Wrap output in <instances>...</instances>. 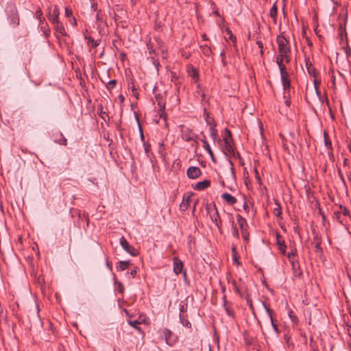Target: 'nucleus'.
<instances>
[{
    "mask_svg": "<svg viewBox=\"0 0 351 351\" xmlns=\"http://www.w3.org/2000/svg\"><path fill=\"white\" fill-rule=\"evenodd\" d=\"M305 64L306 66L307 72L309 74V75L314 77V86L315 89L316 94L319 96L320 92L319 90V84H320V80H317L316 79V76L317 75V72L316 69L313 66V64L311 63L309 58H305Z\"/></svg>",
    "mask_w": 351,
    "mask_h": 351,
    "instance_id": "f257e3e1",
    "label": "nucleus"
},
{
    "mask_svg": "<svg viewBox=\"0 0 351 351\" xmlns=\"http://www.w3.org/2000/svg\"><path fill=\"white\" fill-rule=\"evenodd\" d=\"M277 44L278 46L279 55H285L291 53L289 41L284 36L283 34L277 37Z\"/></svg>",
    "mask_w": 351,
    "mask_h": 351,
    "instance_id": "f03ea898",
    "label": "nucleus"
},
{
    "mask_svg": "<svg viewBox=\"0 0 351 351\" xmlns=\"http://www.w3.org/2000/svg\"><path fill=\"white\" fill-rule=\"evenodd\" d=\"M236 217L237 219V222L239 225V227L241 230L242 237L245 242H248L250 240V233L247 231L248 226L247 221L245 218H243L241 215L239 214L237 215Z\"/></svg>",
    "mask_w": 351,
    "mask_h": 351,
    "instance_id": "7ed1b4c3",
    "label": "nucleus"
},
{
    "mask_svg": "<svg viewBox=\"0 0 351 351\" xmlns=\"http://www.w3.org/2000/svg\"><path fill=\"white\" fill-rule=\"evenodd\" d=\"M162 335L165 339L166 343L169 346H173L178 341V337L168 328H164Z\"/></svg>",
    "mask_w": 351,
    "mask_h": 351,
    "instance_id": "20e7f679",
    "label": "nucleus"
},
{
    "mask_svg": "<svg viewBox=\"0 0 351 351\" xmlns=\"http://www.w3.org/2000/svg\"><path fill=\"white\" fill-rule=\"evenodd\" d=\"M120 245L128 254L132 256H136L138 254V251L133 246L128 243L123 236L120 238Z\"/></svg>",
    "mask_w": 351,
    "mask_h": 351,
    "instance_id": "39448f33",
    "label": "nucleus"
},
{
    "mask_svg": "<svg viewBox=\"0 0 351 351\" xmlns=\"http://www.w3.org/2000/svg\"><path fill=\"white\" fill-rule=\"evenodd\" d=\"M339 36L340 38L341 45H343L344 43L348 40L346 21L339 23Z\"/></svg>",
    "mask_w": 351,
    "mask_h": 351,
    "instance_id": "423d86ee",
    "label": "nucleus"
},
{
    "mask_svg": "<svg viewBox=\"0 0 351 351\" xmlns=\"http://www.w3.org/2000/svg\"><path fill=\"white\" fill-rule=\"evenodd\" d=\"M51 138L56 143H58L61 145H67V139L64 136L62 132L59 131H56L53 132L51 135Z\"/></svg>",
    "mask_w": 351,
    "mask_h": 351,
    "instance_id": "0eeeda50",
    "label": "nucleus"
},
{
    "mask_svg": "<svg viewBox=\"0 0 351 351\" xmlns=\"http://www.w3.org/2000/svg\"><path fill=\"white\" fill-rule=\"evenodd\" d=\"M186 175L191 179H197L202 175V171L197 167H190L186 171Z\"/></svg>",
    "mask_w": 351,
    "mask_h": 351,
    "instance_id": "6e6552de",
    "label": "nucleus"
},
{
    "mask_svg": "<svg viewBox=\"0 0 351 351\" xmlns=\"http://www.w3.org/2000/svg\"><path fill=\"white\" fill-rule=\"evenodd\" d=\"M276 243L281 253L285 254L287 250V245L285 243L283 237L278 232H276Z\"/></svg>",
    "mask_w": 351,
    "mask_h": 351,
    "instance_id": "1a4fd4ad",
    "label": "nucleus"
},
{
    "mask_svg": "<svg viewBox=\"0 0 351 351\" xmlns=\"http://www.w3.org/2000/svg\"><path fill=\"white\" fill-rule=\"evenodd\" d=\"M59 14H60V10L57 5L55 6L52 12H50L48 15V19L49 21L52 23V24H54L56 23L59 22Z\"/></svg>",
    "mask_w": 351,
    "mask_h": 351,
    "instance_id": "9d476101",
    "label": "nucleus"
},
{
    "mask_svg": "<svg viewBox=\"0 0 351 351\" xmlns=\"http://www.w3.org/2000/svg\"><path fill=\"white\" fill-rule=\"evenodd\" d=\"M173 272L178 275L182 271L183 269V263L179 259L178 257H174L173 258Z\"/></svg>",
    "mask_w": 351,
    "mask_h": 351,
    "instance_id": "9b49d317",
    "label": "nucleus"
},
{
    "mask_svg": "<svg viewBox=\"0 0 351 351\" xmlns=\"http://www.w3.org/2000/svg\"><path fill=\"white\" fill-rule=\"evenodd\" d=\"M203 143V147L204 149L208 152L209 156H210L212 160L215 163L217 162V159L215 158L213 152L208 143V141L206 139V136H204V138L201 140Z\"/></svg>",
    "mask_w": 351,
    "mask_h": 351,
    "instance_id": "f8f14e48",
    "label": "nucleus"
},
{
    "mask_svg": "<svg viewBox=\"0 0 351 351\" xmlns=\"http://www.w3.org/2000/svg\"><path fill=\"white\" fill-rule=\"evenodd\" d=\"M210 185V181L209 180H204L203 181L197 182L193 186V189L196 191H203L207 189Z\"/></svg>",
    "mask_w": 351,
    "mask_h": 351,
    "instance_id": "ddd939ff",
    "label": "nucleus"
},
{
    "mask_svg": "<svg viewBox=\"0 0 351 351\" xmlns=\"http://www.w3.org/2000/svg\"><path fill=\"white\" fill-rule=\"evenodd\" d=\"M54 25L55 31L57 34H60L62 36H66L67 33L65 31L64 27L60 21L53 24Z\"/></svg>",
    "mask_w": 351,
    "mask_h": 351,
    "instance_id": "4468645a",
    "label": "nucleus"
},
{
    "mask_svg": "<svg viewBox=\"0 0 351 351\" xmlns=\"http://www.w3.org/2000/svg\"><path fill=\"white\" fill-rule=\"evenodd\" d=\"M210 219L213 223L217 226L219 230L221 229V221L220 219L217 208H215V213L210 215Z\"/></svg>",
    "mask_w": 351,
    "mask_h": 351,
    "instance_id": "2eb2a0df",
    "label": "nucleus"
},
{
    "mask_svg": "<svg viewBox=\"0 0 351 351\" xmlns=\"http://www.w3.org/2000/svg\"><path fill=\"white\" fill-rule=\"evenodd\" d=\"M263 305L265 308V309L266 310L267 313V315L270 318V320H271V325H272V327L274 328V330H275L276 332H278V326L276 324H274V319H273V315H272V310L270 309L265 302H263Z\"/></svg>",
    "mask_w": 351,
    "mask_h": 351,
    "instance_id": "dca6fc26",
    "label": "nucleus"
},
{
    "mask_svg": "<svg viewBox=\"0 0 351 351\" xmlns=\"http://www.w3.org/2000/svg\"><path fill=\"white\" fill-rule=\"evenodd\" d=\"M221 197L230 205H234L237 202V199L228 193H223Z\"/></svg>",
    "mask_w": 351,
    "mask_h": 351,
    "instance_id": "f3484780",
    "label": "nucleus"
},
{
    "mask_svg": "<svg viewBox=\"0 0 351 351\" xmlns=\"http://www.w3.org/2000/svg\"><path fill=\"white\" fill-rule=\"evenodd\" d=\"M223 150L225 154L228 153L229 154L234 155L233 141H225Z\"/></svg>",
    "mask_w": 351,
    "mask_h": 351,
    "instance_id": "a211bd4d",
    "label": "nucleus"
},
{
    "mask_svg": "<svg viewBox=\"0 0 351 351\" xmlns=\"http://www.w3.org/2000/svg\"><path fill=\"white\" fill-rule=\"evenodd\" d=\"M291 265L294 276L300 278L302 275V272L300 269L299 263L298 262L291 261Z\"/></svg>",
    "mask_w": 351,
    "mask_h": 351,
    "instance_id": "6ab92c4d",
    "label": "nucleus"
},
{
    "mask_svg": "<svg viewBox=\"0 0 351 351\" xmlns=\"http://www.w3.org/2000/svg\"><path fill=\"white\" fill-rule=\"evenodd\" d=\"M10 24L13 27L18 26L19 25V16L16 13H13L10 16Z\"/></svg>",
    "mask_w": 351,
    "mask_h": 351,
    "instance_id": "aec40b11",
    "label": "nucleus"
},
{
    "mask_svg": "<svg viewBox=\"0 0 351 351\" xmlns=\"http://www.w3.org/2000/svg\"><path fill=\"white\" fill-rule=\"evenodd\" d=\"M276 4L277 2H275L269 10V16L273 19V21L275 24L276 23V17L278 13Z\"/></svg>",
    "mask_w": 351,
    "mask_h": 351,
    "instance_id": "412c9836",
    "label": "nucleus"
},
{
    "mask_svg": "<svg viewBox=\"0 0 351 351\" xmlns=\"http://www.w3.org/2000/svg\"><path fill=\"white\" fill-rule=\"evenodd\" d=\"M281 80L284 90H289L291 87V81L289 79V75L281 76Z\"/></svg>",
    "mask_w": 351,
    "mask_h": 351,
    "instance_id": "4be33fe9",
    "label": "nucleus"
},
{
    "mask_svg": "<svg viewBox=\"0 0 351 351\" xmlns=\"http://www.w3.org/2000/svg\"><path fill=\"white\" fill-rule=\"evenodd\" d=\"M191 198L189 196L185 197L184 196L182 203L180 205V209L182 210H186L188 209L189 204H190Z\"/></svg>",
    "mask_w": 351,
    "mask_h": 351,
    "instance_id": "5701e85b",
    "label": "nucleus"
},
{
    "mask_svg": "<svg viewBox=\"0 0 351 351\" xmlns=\"http://www.w3.org/2000/svg\"><path fill=\"white\" fill-rule=\"evenodd\" d=\"M188 73L194 80L198 79V76H199L198 71L195 67H193L192 66L189 67Z\"/></svg>",
    "mask_w": 351,
    "mask_h": 351,
    "instance_id": "b1692460",
    "label": "nucleus"
},
{
    "mask_svg": "<svg viewBox=\"0 0 351 351\" xmlns=\"http://www.w3.org/2000/svg\"><path fill=\"white\" fill-rule=\"evenodd\" d=\"M128 324L131 326L132 327L134 328L138 332L141 331V328L138 326V325L141 324L140 321L138 319H128Z\"/></svg>",
    "mask_w": 351,
    "mask_h": 351,
    "instance_id": "393cba45",
    "label": "nucleus"
},
{
    "mask_svg": "<svg viewBox=\"0 0 351 351\" xmlns=\"http://www.w3.org/2000/svg\"><path fill=\"white\" fill-rule=\"evenodd\" d=\"M129 265H130L129 261H121L118 263V265H117V269H119L120 271H124L128 267Z\"/></svg>",
    "mask_w": 351,
    "mask_h": 351,
    "instance_id": "a878e982",
    "label": "nucleus"
},
{
    "mask_svg": "<svg viewBox=\"0 0 351 351\" xmlns=\"http://www.w3.org/2000/svg\"><path fill=\"white\" fill-rule=\"evenodd\" d=\"M223 141H233V138L232 136V133L230 130L228 128H225L224 134H223Z\"/></svg>",
    "mask_w": 351,
    "mask_h": 351,
    "instance_id": "bb28decb",
    "label": "nucleus"
},
{
    "mask_svg": "<svg viewBox=\"0 0 351 351\" xmlns=\"http://www.w3.org/2000/svg\"><path fill=\"white\" fill-rule=\"evenodd\" d=\"M158 105L159 106L160 110H159V114L160 117L163 118L164 119H166L167 115L165 114L164 110L165 108V104L161 101H159L158 103Z\"/></svg>",
    "mask_w": 351,
    "mask_h": 351,
    "instance_id": "cd10ccee",
    "label": "nucleus"
},
{
    "mask_svg": "<svg viewBox=\"0 0 351 351\" xmlns=\"http://www.w3.org/2000/svg\"><path fill=\"white\" fill-rule=\"evenodd\" d=\"M180 319L183 326L188 328H190L191 327V324L189 319L181 313L180 314Z\"/></svg>",
    "mask_w": 351,
    "mask_h": 351,
    "instance_id": "c85d7f7f",
    "label": "nucleus"
},
{
    "mask_svg": "<svg viewBox=\"0 0 351 351\" xmlns=\"http://www.w3.org/2000/svg\"><path fill=\"white\" fill-rule=\"evenodd\" d=\"M275 204L276 205V207L274 208V214L276 217H280L282 215L281 206L277 200H275Z\"/></svg>",
    "mask_w": 351,
    "mask_h": 351,
    "instance_id": "c756f323",
    "label": "nucleus"
},
{
    "mask_svg": "<svg viewBox=\"0 0 351 351\" xmlns=\"http://www.w3.org/2000/svg\"><path fill=\"white\" fill-rule=\"evenodd\" d=\"M223 307L227 313V314L229 315V316H231L232 315V311L231 308H230L227 304H228V301L226 300V295H223Z\"/></svg>",
    "mask_w": 351,
    "mask_h": 351,
    "instance_id": "7c9ffc66",
    "label": "nucleus"
},
{
    "mask_svg": "<svg viewBox=\"0 0 351 351\" xmlns=\"http://www.w3.org/2000/svg\"><path fill=\"white\" fill-rule=\"evenodd\" d=\"M215 126L216 124H213L212 125H210L209 128L210 135L213 140H215V138L217 136V130L215 128Z\"/></svg>",
    "mask_w": 351,
    "mask_h": 351,
    "instance_id": "2f4dec72",
    "label": "nucleus"
},
{
    "mask_svg": "<svg viewBox=\"0 0 351 351\" xmlns=\"http://www.w3.org/2000/svg\"><path fill=\"white\" fill-rule=\"evenodd\" d=\"M324 143H325V145L328 148V149H332V144H331V142L330 141V138H329V136H328V132L326 131H324Z\"/></svg>",
    "mask_w": 351,
    "mask_h": 351,
    "instance_id": "473e14b6",
    "label": "nucleus"
},
{
    "mask_svg": "<svg viewBox=\"0 0 351 351\" xmlns=\"http://www.w3.org/2000/svg\"><path fill=\"white\" fill-rule=\"evenodd\" d=\"M204 116L205 117V120L208 125H212L213 124H215L214 120L209 117L208 112H207V110L206 109H204Z\"/></svg>",
    "mask_w": 351,
    "mask_h": 351,
    "instance_id": "72a5a7b5",
    "label": "nucleus"
},
{
    "mask_svg": "<svg viewBox=\"0 0 351 351\" xmlns=\"http://www.w3.org/2000/svg\"><path fill=\"white\" fill-rule=\"evenodd\" d=\"M86 40H88V43L89 45H90L92 47H96L99 45V41L98 40H95L93 38L91 37H85Z\"/></svg>",
    "mask_w": 351,
    "mask_h": 351,
    "instance_id": "f704fd0d",
    "label": "nucleus"
},
{
    "mask_svg": "<svg viewBox=\"0 0 351 351\" xmlns=\"http://www.w3.org/2000/svg\"><path fill=\"white\" fill-rule=\"evenodd\" d=\"M97 113L98 115L104 120H105V115L106 114V112L103 110L102 104H99L97 106Z\"/></svg>",
    "mask_w": 351,
    "mask_h": 351,
    "instance_id": "c9c22d12",
    "label": "nucleus"
},
{
    "mask_svg": "<svg viewBox=\"0 0 351 351\" xmlns=\"http://www.w3.org/2000/svg\"><path fill=\"white\" fill-rule=\"evenodd\" d=\"M117 83L116 80H111L106 83V86L109 90H111L116 86Z\"/></svg>",
    "mask_w": 351,
    "mask_h": 351,
    "instance_id": "e433bc0d",
    "label": "nucleus"
},
{
    "mask_svg": "<svg viewBox=\"0 0 351 351\" xmlns=\"http://www.w3.org/2000/svg\"><path fill=\"white\" fill-rule=\"evenodd\" d=\"M232 235L234 237H236L237 239H239V230L237 228V226L233 221L232 222Z\"/></svg>",
    "mask_w": 351,
    "mask_h": 351,
    "instance_id": "4c0bfd02",
    "label": "nucleus"
},
{
    "mask_svg": "<svg viewBox=\"0 0 351 351\" xmlns=\"http://www.w3.org/2000/svg\"><path fill=\"white\" fill-rule=\"evenodd\" d=\"M343 45H345V53L346 54L347 58H348L351 56V49L348 45V40H346Z\"/></svg>",
    "mask_w": 351,
    "mask_h": 351,
    "instance_id": "58836bf2",
    "label": "nucleus"
},
{
    "mask_svg": "<svg viewBox=\"0 0 351 351\" xmlns=\"http://www.w3.org/2000/svg\"><path fill=\"white\" fill-rule=\"evenodd\" d=\"M278 67H279V70H280L281 76L289 75V73L287 71V69H286V66L285 64H281Z\"/></svg>",
    "mask_w": 351,
    "mask_h": 351,
    "instance_id": "ea45409f",
    "label": "nucleus"
},
{
    "mask_svg": "<svg viewBox=\"0 0 351 351\" xmlns=\"http://www.w3.org/2000/svg\"><path fill=\"white\" fill-rule=\"evenodd\" d=\"M226 32L229 36V39L232 42H236V37L232 34V31L229 28H226Z\"/></svg>",
    "mask_w": 351,
    "mask_h": 351,
    "instance_id": "a19ab883",
    "label": "nucleus"
},
{
    "mask_svg": "<svg viewBox=\"0 0 351 351\" xmlns=\"http://www.w3.org/2000/svg\"><path fill=\"white\" fill-rule=\"evenodd\" d=\"M232 286H233V288H234V289L235 292H236L237 294H239L240 296H242V294H241V291H240V289H239V288L237 287V282H236V281H235L234 280H232Z\"/></svg>",
    "mask_w": 351,
    "mask_h": 351,
    "instance_id": "79ce46f5",
    "label": "nucleus"
},
{
    "mask_svg": "<svg viewBox=\"0 0 351 351\" xmlns=\"http://www.w3.org/2000/svg\"><path fill=\"white\" fill-rule=\"evenodd\" d=\"M285 63L288 64L291 61V53H285V55H281Z\"/></svg>",
    "mask_w": 351,
    "mask_h": 351,
    "instance_id": "37998d69",
    "label": "nucleus"
},
{
    "mask_svg": "<svg viewBox=\"0 0 351 351\" xmlns=\"http://www.w3.org/2000/svg\"><path fill=\"white\" fill-rule=\"evenodd\" d=\"M143 146H144L145 152L147 154L148 156H149V153L151 151L150 144L144 143Z\"/></svg>",
    "mask_w": 351,
    "mask_h": 351,
    "instance_id": "c03bdc74",
    "label": "nucleus"
},
{
    "mask_svg": "<svg viewBox=\"0 0 351 351\" xmlns=\"http://www.w3.org/2000/svg\"><path fill=\"white\" fill-rule=\"evenodd\" d=\"M339 208H340V209L341 210V211H342V213H343V215H345V216H348V215H350V212H349L348 209L346 207L343 206H341H341H339Z\"/></svg>",
    "mask_w": 351,
    "mask_h": 351,
    "instance_id": "a18cd8bd",
    "label": "nucleus"
},
{
    "mask_svg": "<svg viewBox=\"0 0 351 351\" xmlns=\"http://www.w3.org/2000/svg\"><path fill=\"white\" fill-rule=\"evenodd\" d=\"M283 61H284V60H283L282 56H281V55H279V56H277V58H276V63H277L278 66H280V65H281V64H283Z\"/></svg>",
    "mask_w": 351,
    "mask_h": 351,
    "instance_id": "49530a36",
    "label": "nucleus"
},
{
    "mask_svg": "<svg viewBox=\"0 0 351 351\" xmlns=\"http://www.w3.org/2000/svg\"><path fill=\"white\" fill-rule=\"evenodd\" d=\"M296 252L295 250H291V252L287 254V258L291 261H293L292 258L295 256Z\"/></svg>",
    "mask_w": 351,
    "mask_h": 351,
    "instance_id": "de8ad7c7",
    "label": "nucleus"
},
{
    "mask_svg": "<svg viewBox=\"0 0 351 351\" xmlns=\"http://www.w3.org/2000/svg\"><path fill=\"white\" fill-rule=\"evenodd\" d=\"M232 251L234 254L236 253V247H233L232 248ZM234 261L236 263L237 265H241V263L239 261L238 258L236 256V254H234Z\"/></svg>",
    "mask_w": 351,
    "mask_h": 351,
    "instance_id": "09e8293b",
    "label": "nucleus"
},
{
    "mask_svg": "<svg viewBox=\"0 0 351 351\" xmlns=\"http://www.w3.org/2000/svg\"><path fill=\"white\" fill-rule=\"evenodd\" d=\"M72 11L68 7L65 8V16L67 18H70L72 16Z\"/></svg>",
    "mask_w": 351,
    "mask_h": 351,
    "instance_id": "8fccbe9b",
    "label": "nucleus"
},
{
    "mask_svg": "<svg viewBox=\"0 0 351 351\" xmlns=\"http://www.w3.org/2000/svg\"><path fill=\"white\" fill-rule=\"evenodd\" d=\"M331 72H332L331 82H332V88L335 89L336 87L335 77L334 76L333 70H332Z\"/></svg>",
    "mask_w": 351,
    "mask_h": 351,
    "instance_id": "3c124183",
    "label": "nucleus"
},
{
    "mask_svg": "<svg viewBox=\"0 0 351 351\" xmlns=\"http://www.w3.org/2000/svg\"><path fill=\"white\" fill-rule=\"evenodd\" d=\"M334 215H335V217L338 219V221L340 223H342V220L341 219V211H335Z\"/></svg>",
    "mask_w": 351,
    "mask_h": 351,
    "instance_id": "603ef678",
    "label": "nucleus"
},
{
    "mask_svg": "<svg viewBox=\"0 0 351 351\" xmlns=\"http://www.w3.org/2000/svg\"><path fill=\"white\" fill-rule=\"evenodd\" d=\"M118 289L120 293H123L124 291V287L123 284L121 282H119L118 283Z\"/></svg>",
    "mask_w": 351,
    "mask_h": 351,
    "instance_id": "864d4df0",
    "label": "nucleus"
},
{
    "mask_svg": "<svg viewBox=\"0 0 351 351\" xmlns=\"http://www.w3.org/2000/svg\"><path fill=\"white\" fill-rule=\"evenodd\" d=\"M132 91L133 92V95L138 98V93H137V90L135 88L134 86H132Z\"/></svg>",
    "mask_w": 351,
    "mask_h": 351,
    "instance_id": "5fc2aeb1",
    "label": "nucleus"
},
{
    "mask_svg": "<svg viewBox=\"0 0 351 351\" xmlns=\"http://www.w3.org/2000/svg\"><path fill=\"white\" fill-rule=\"evenodd\" d=\"M183 138H184L186 141H187V142H189V141H191L193 140V138L192 136H186V135H184V136H183Z\"/></svg>",
    "mask_w": 351,
    "mask_h": 351,
    "instance_id": "6e6d98bb",
    "label": "nucleus"
},
{
    "mask_svg": "<svg viewBox=\"0 0 351 351\" xmlns=\"http://www.w3.org/2000/svg\"><path fill=\"white\" fill-rule=\"evenodd\" d=\"M315 248H316V251L317 252L322 251V247H320V243L319 242L316 243Z\"/></svg>",
    "mask_w": 351,
    "mask_h": 351,
    "instance_id": "4d7b16f0",
    "label": "nucleus"
},
{
    "mask_svg": "<svg viewBox=\"0 0 351 351\" xmlns=\"http://www.w3.org/2000/svg\"><path fill=\"white\" fill-rule=\"evenodd\" d=\"M256 44L258 46L259 49H263V44L261 40L256 41Z\"/></svg>",
    "mask_w": 351,
    "mask_h": 351,
    "instance_id": "13d9d810",
    "label": "nucleus"
},
{
    "mask_svg": "<svg viewBox=\"0 0 351 351\" xmlns=\"http://www.w3.org/2000/svg\"><path fill=\"white\" fill-rule=\"evenodd\" d=\"M130 275L132 276V277H134L136 274V269H133L130 271Z\"/></svg>",
    "mask_w": 351,
    "mask_h": 351,
    "instance_id": "bf43d9fd",
    "label": "nucleus"
},
{
    "mask_svg": "<svg viewBox=\"0 0 351 351\" xmlns=\"http://www.w3.org/2000/svg\"><path fill=\"white\" fill-rule=\"evenodd\" d=\"M255 172H256V180H257L258 182H261V179L260 176L258 175V171H257L256 169L255 170Z\"/></svg>",
    "mask_w": 351,
    "mask_h": 351,
    "instance_id": "052dcab7",
    "label": "nucleus"
},
{
    "mask_svg": "<svg viewBox=\"0 0 351 351\" xmlns=\"http://www.w3.org/2000/svg\"><path fill=\"white\" fill-rule=\"evenodd\" d=\"M228 162H229V163H230V165L231 166L232 173L233 176L235 177V175H234V171H233V163H232V162L231 160H229Z\"/></svg>",
    "mask_w": 351,
    "mask_h": 351,
    "instance_id": "680f3d73",
    "label": "nucleus"
},
{
    "mask_svg": "<svg viewBox=\"0 0 351 351\" xmlns=\"http://www.w3.org/2000/svg\"><path fill=\"white\" fill-rule=\"evenodd\" d=\"M71 23L72 25H77V21H76V19L73 17L71 19Z\"/></svg>",
    "mask_w": 351,
    "mask_h": 351,
    "instance_id": "e2e57ef3",
    "label": "nucleus"
},
{
    "mask_svg": "<svg viewBox=\"0 0 351 351\" xmlns=\"http://www.w3.org/2000/svg\"><path fill=\"white\" fill-rule=\"evenodd\" d=\"M243 208H244V210H246V211H247V212H248V210H249V207H248V206H247V203H246V202H245V203H244V204H243Z\"/></svg>",
    "mask_w": 351,
    "mask_h": 351,
    "instance_id": "0e129e2a",
    "label": "nucleus"
},
{
    "mask_svg": "<svg viewBox=\"0 0 351 351\" xmlns=\"http://www.w3.org/2000/svg\"><path fill=\"white\" fill-rule=\"evenodd\" d=\"M106 266L110 269H112V265L111 264L109 263L108 260L106 261Z\"/></svg>",
    "mask_w": 351,
    "mask_h": 351,
    "instance_id": "69168bd1",
    "label": "nucleus"
},
{
    "mask_svg": "<svg viewBox=\"0 0 351 351\" xmlns=\"http://www.w3.org/2000/svg\"><path fill=\"white\" fill-rule=\"evenodd\" d=\"M285 104H286V106H290V104H291V101H290V99H287V100L285 101Z\"/></svg>",
    "mask_w": 351,
    "mask_h": 351,
    "instance_id": "338daca9",
    "label": "nucleus"
},
{
    "mask_svg": "<svg viewBox=\"0 0 351 351\" xmlns=\"http://www.w3.org/2000/svg\"><path fill=\"white\" fill-rule=\"evenodd\" d=\"M247 303L249 304V306L251 309H253V305H252V302L250 301H247Z\"/></svg>",
    "mask_w": 351,
    "mask_h": 351,
    "instance_id": "774afa93",
    "label": "nucleus"
}]
</instances>
